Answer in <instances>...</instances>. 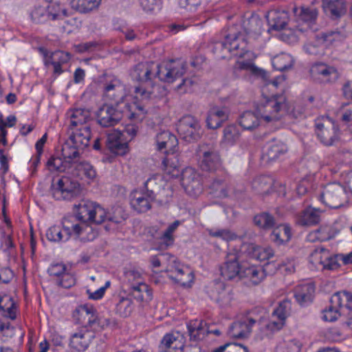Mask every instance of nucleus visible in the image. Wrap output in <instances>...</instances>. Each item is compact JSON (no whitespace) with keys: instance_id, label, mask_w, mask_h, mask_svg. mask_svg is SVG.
Listing matches in <instances>:
<instances>
[{"instance_id":"obj_18","label":"nucleus","mask_w":352,"mask_h":352,"mask_svg":"<svg viewBox=\"0 0 352 352\" xmlns=\"http://www.w3.org/2000/svg\"><path fill=\"white\" fill-rule=\"evenodd\" d=\"M72 317L76 324L91 329L96 324V310L91 305L78 306L73 312Z\"/></svg>"},{"instance_id":"obj_37","label":"nucleus","mask_w":352,"mask_h":352,"mask_svg":"<svg viewBox=\"0 0 352 352\" xmlns=\"http://www.w3.org/2000/svg\"><path fill=\"white\" fill-rule=\"evenodd\" d=\"M293 12L297 21L305 23L308 27L316 21L318 16V10L314 8L294 7Z\"/></svg>"},{"instance_id":"obj_57","label":"nucleus","mask_w":352,"mask_h":352,"mask_svg":"<svg viewBox=\"0 0 352 352\" xmlns=\"http://www.w3.org/2000/svg\"><path fill=\"white\" fill-rule=\"evenodd\" d=\"M212 352H249L248 347L236 343L228 342L217 349Z\"/></svg>"},{"instance_id":"obj_10","label":"nucleus","mask_w":352,"mask_h":352,"mask_svg":"<svg viewBox=\"0 0 352 352\" xmlns=\"http://www.w3.org/2000/svg\"><path fill=\"white\" fill-rule=\"evenodd\" d=\"M177 131L180 138L188 143L198 141L202 133L199 120L190 115H186L179 120Z\"/></svg>"},{"instance_id":"obj_7","label":"nucleus","mask_w":352,"mask_h":352,"mask_svg":"<svg viewBox=\"0 0 352 352\" xmlns=\"http://www.w3.org/2000/svg\"><path fill=\"white\" fill-rule=\"evenodd\" d=\"M100 87L103 98L116 104H120L126 96L124 84L113 74H104L100 79Z\"/></svg>"},{"instance_id":"obj_13","label":"nucleus","mask_w":352,"mask_h":352,"mask_svg":"<svg viewBox=\"0 0 352 352\" xmlns=\"http://www.w3.org/2000/svg\"><path fill=\"white\" fill-rule=\"evenodd\" d=\"M343 38L340 32L329 31L321 32L316 35V43L308 42L303 48L305 52L312 56H320L324 54L323 45H329L336 41H340Z\"/></svg>"},{"instance_id":"obj_2","label":"nucleus","mask_w":352,"mask_h":352,"mask_svg":"<svg viewBox=\"0 0 352 352\" xmlns=\"http://www.w3.org/2000/svg\"><path fill=\"white\" fill-rule=\"evenodd\" d=\"M68 139L62 146L61 152L66 162L79 157L80 153L90 143L91 132L89 126L68 129Z\"/></svg>"},{"instance_id":"obj_53","label":"nucleus","mask_w":352,"mask_h":352,"mask_svg":"<svg viewBox=\"0 0 352 352\" xmlns=\"http://www.w3.org/2000/svg\"><path fill=\"white\" fill-rule=\"evenodd\" d=\"M302 344L296 340L292 339L284 341L280 343L276 349V352H300Z\"/></svg>"},{"instance_id":"obj_6","label":"nucleus","mask_w":352,"mask_h":352,"mask_svg":"<svg viewBox=\"0 0 352 352\" xmlns=\"http://www.w3.org/2000/svg\"><path fill=\"white\" fill-rule=\"evenodd\" d=\"M320 200L330 208H339L348 202L346 188L340 183L328 184L323 187Z\"/></svg>"},{"instance_id":"obj_61","label":"nucleus","mask_w":352,"mask_h":352,"mask_svg":"<svg viewBox=\"0 0 352 352\" xmlns=\"http://www.w3.org/2000/svg\"><path fill=\"white\" fill-rule=\"evenodd\" d=\"M48 240L51 241H66L65 239V233L58 226H54L50 228L45 234Z\"/></svg>"},{"instance_id":"obj_54","label":"nucleus","mask_w":352,"mask_h":352,"mask_svg":"<svg viewBox=\"0 0 352 352\" xmlns=\"http://www.w3.org/2000/svg\"><path fill=\"white\" fill-rule=\"evenodd\" d=\"M142 9L146 13L155 14L162 8V0H139Z\"/></svg>"},{"instance_id":"obj_40","label":"nucleus","mask_w":352,"mask_h":352,"mask_svg":"<svg viewBox=\"0 0 352 352\" xmlns=\"http://www.w3.org/2000/svg\"><path fill=\"white\" fill-rule=\"evenodd\" d=\"M272 186V180L266 176H259L252 182V190L258 195H265L270 193Z\"/></svg>"},{"instance_id":"obj_17","label":"nucleus","mask_w":352,"mask_h":352,"mask_svg":"<svg viewBox=\"0 0 352 352\" xmlns=\"http://www.w3.org/2000/svg\"><path fill=\"white\" fill-rule=\"evenodd\" d=\"M310 74L312 78L320 83H332L336 82L339 74L337 69L323 63H316L310 69Z\"/></svg>"},{"instance_id":"obj_56","label":"nucleus","mask_w":352,"mask_h":352,"mask_svg":"<svg viewBox=\"0 0 352 352\" xmlns=\"http://www.w3.org/2000/svg\"><path fill=\"white\" fill-rule=\"evenodd\" d=\"M50 4L47 7V17L50 20H56L60 16V13H65V10H62L60 5L56 1L45 0Z\"/></svg>"},{"instance_id":"obj_16","label":"nucleus","mask_w":352,"mask_h":352,"mask_svg":"<svg viewBox=\"0 0 352 352\" xmlns=\"http://www.w3.org/2000/svg\"><path fill=\"white\" fill-rule=\"evenodd\" d=\"M316 127L317 136L324 145L331 146L338 140V128L331 120L329 118L318 120Z\"/></svg>"},{"instance_id":"obj_47","label":"nucleus","mask_w":352,"mask_h":352,"mask_svg":"<svg viewBox=\"0 0 352 352\" xmlns=\"http://www.w3.org/2000/svg\"><path fill=\"white\" fill-rule=\"evenodd\" d=\"M74 228L76 230V234L85 241H93L98 236V231L88 225V223L77 224Z\"/></svg>"},{"instance_id":"obj_42","label":"nucleus","mask_w":352,"mask_h":352,"mask_svg":"<svg viewBox=\"0 0 352 352\" xmlns=\"http://www.w3.org/2000/svg\"><path fill=\"white\" fill-rule=\"evenodd\" d=\"M253 221L255 226L265 230H271L276 225L274 217L268 212H263L256 214Z\"/></svg>"},{"instance_id":"obj_28","label":"nucleus","mask_w":352,"mask_h":352,"mask_svg":"<svg viewBox=\"0 0 352 352\" xmlns=\"http://www.w3.org/2000/svg\"><path fill=\"white\" fill-rule=\"evenodd\" d=\"M93 338V333L88 330L81 329L71 336L69 345L78 351H84L89 346Z\"/></svg>"},{"instance_id":"obj_33","label":"nucleus","mask_w":352,"mask_h":352,"mask_svg":"<svg viewBox=\"0 0 352 352\" xmlns=\"http://www.w3.org/2000/svg\"><path fill=\"white\" fill-rule=\"evenodd\" d=\"M119 132L108 134L104 141L109 151L116 155H123L127 152L128 146L125 142H122Z\"/></svg>"},{"instance_id":"obj_30","label":"nucleus","mask_w":352,"mask_h":352,"mask_svg":"<svg viewBox=\"0 0 352 352\" xmlns=\"http://www.w3.org/2000/svg\"><path fill=\"white\" fill-rule=\"evenodd\" d=\"M315 287L313 284L298 285L294 289V297L299 305L306 306L312 302Z\"/></svg>"},{"instance_id":"obj_4","label":"nucleus","mask_w":352,"mask_h":352,"mask_svg":"<svg viewBox=\"0 0 352 352\" xmlns=\"http://www.w3.org/2000/svg\"><path fill=\"white\" fill-rule=\"evenodd\" d=\"M80 192V186L77 179L67 175L54 177L49 193L56 200H70Z\"/></svg>"},{"instance_id":"obj_46","label":"nucleus","mask_w":352,"mask_h":352,"mask_svg":"<svg viewBox=\"0 0 352 352\" xmlns=\"http://www.w3.org/2000/svg\"><path fill=\"white\" fill-rule=\"evenodd\" d=\"M133 309V301L129 297L118 296L116 303V311L121 317L126 318L131 315Z\"/></svg>"},{"instance_id":"obj_32","label":"nucleus","mask_w":352,"mask_h":352,"mask_svg":"<svg viewBox=\"0 0 352 352\" xmlns=\"http://www.w3.org/2000/svg\"><path fill=\"white\" fill-rule=\"evenodd\" d=\"M242 269L240 279L245 278L247 283L250 282L254 285L259 284L265 278L264 271L261 267L247 265L245 263Z\"/></svg>"},{"instance_id":"obj_5","label":"nucleus","mask_w":352,"mask_h":352,"mask_svg":"<svg viewBox=\"0 0 352 352\" xmlns=\"http://www.w3.org/2000/svg\"><path fill=\"white\" fill-rule=\"evenodd\" d=\"M76 219L84 223L100 224L105 221L106 211L99 204L89 200H82L74 206Z\"/></svg>"},{"instance_id":"obj_58","label":"nucleus","mask_w":352,"mask_h":352,"mask_svg":"<svg viewBox=\"0 0 352 352\" xmlns=\"http://www.w3.org/2000/svg\"><path fill=\"white\" fill-rule=\"evenodd\" d=\"M63 159L60 157H52L47 162V166L50 170H56L58 171H64L67 164L69 167L72 166V163L66 162L64 157L62 155Z\"/></svg>"},{"instance_id":"obj_8","label":"nucleus","mask_w":352,"mask_h":352,"mask_svg":"<svg viewBox=\"0 0 352 352\" xmlns=\"http://www.w3.org/2000/svg\"><path fill=\"white\" fill-rule=\"evenodd\" d=\"M225 33V39L228 44L230 54L233 56L254 58L253 53L249 50L246 35L238 30L236 25L229 27Z\"/></svg>"},{"instance_id":"obj_41","label":"nucleus","mask_w":352,"mask_h":352,"mask_svg":"<svg viewBox=\"0 0 352 352\" xmlns=\"http://www.w3.org/2000/svg\"><path fill=\"white\" fill-rule=\"evenodd\" d=\"M131 295L138 301H150L152 299V292L148 286L138 282L137 285H131Z\"/></svg>"},{"instance_id":"obj_26","label":"nucleus","mask_w":352,"mask_h":352,"mask_svg":"<svg viewBox=\"0 0 352 352\" xmlns=\"http://www.w3.org/2000/svg\"><path fill=\"white\" fill-rule=\"evenodd\" d=\"M72 166L69 168L72 169V173L80 179H87L93 180L96 177V171L94 166L87 162H78V157L72 160Z\"/></svg>"},{"instance_id":"obj_9","label":"nucleus","mask_w":352,"mask_h":352,"mask_svg":"<svg viewBox=\"0 0 352 352\" xmlns=\"http://www.w3.org/2000/svg\"><path fill=\"white\" fill-rule=\"evenodd\" d=\"M197 153L200 157V167L203 170L216 171L221 167L220 154L214 144H199Z\"/></svg>"},{"instance_id":"obj_20","label":"nucleus","mask_w":352,"mask_h":352,"mask_svg":"<svg viewBox=\"0 0 352 352\" xmlns=\"http://www.w3.org/2000/svg\"><path fill=\"white\" fill-rule=\"evenodd\" d=\"M156 200L144 190H134L130 195V204L138 213L146 212L152 208V204Z\"/></svg>"},{"instance_id":"obj_3","label":"nucleus","mask_w":352,"mask_h":352,"mask_svg":"<svg viewBox=\"0 0 352 352\" xmlns=\"http://www.w3.org/2000/svg\"><path fill=\"white\" fill-rule=\"evenodd\" d=\"M256 111L260 117L267 122L279 120L286 113L292 114L294 118H298L302 113L300 111L296 112L295 109L289 112L284 95H274L265 98L257 105Z\"/></svg>"},{"instance_id":"obj_39","label":"nucleus","mask_w":352,"mask_h":352,"mask_svg":"<svg viewBox=\"0 0 352 352\" xmlns=\"http://www.w3.org/2000/svg\"><path fill=\"white\" fill-rule=\"evenodd\" d=\"M292 236L289 226L285 224H280L274 228L271 234V239L277 245H281L290 240Z\"/></svg>"},{"instance_id":"obj_64","label":"nucleus","mask_w":352,"mask_h":352,"mask_svg":"<svg viewBox=\"0 0 352 352\" xmlns=\"http://www.w3.org/2000/svg\"><path fill=\"white\" fill-rule=\"evenodd\" d=\"M56 283L60 287L68 289L75 285L76 279L72 274L65 272L59 278L56 280Z\"/></svg>"},{"instance_id":"obj_35","label":"nucleus","mask_w":352,"mask_h":352,"mask_svg":"<svg viewBox=\"0 0 352 352\" xmlns=\"http://www.w3.org/2000/svg\"><path fill=\"white\" fill-rule=\"evenodd\" d=\"M206 292L210 298L217 302H224L228 300V292L225 289L224 283L221 281L212 283L207 287Z\"/></svg>"},{"instance_id":"obj_49","label":"nucleus","mask_w":352,"mask_h":352,"mask_svg":"<svg viewBox=\"0 0 352 352\" xmlns=\"http://www.w3.org/2000/svg\"><path fill=\"white\" fill-rule=\"evenodd\" d=\"M293 58L292 57L285 53H282L276 56L272 59V65L274 68L278 71H285L292 67Z\"/></svg>"},{"instance_id":"obj_43","label":"nucleus","mask_w":352,"mask_h":352,"mask_svg":"<svg viewBox=\"0 0 352 352\" xmlns=\"http://www.w3.org/2000/svg\"><path fill=\"white\" fill-rule=\"evenodd\" d=\"M101 0H69V5L74 10L87 13L98 8Z\"/></svg>"},{"instance_id":"obj_50","label":"nucleus","mask_w":352,"mask_h":352,"mask_svg":"<svg viewBox=\"0 0 352 352\" xmlns=\"http://www.w3.org/2000/svg\"><path fill=\"white\" fill-rule=\"evenodd\" d=\"M236 65L239 69H243V70H247L254 76L261 77L263 79H265L267 78L266 72L265 70L256 67L252 61H249V60L238 61L236 63Z\"/></svg>"},{"instance_id":"obj_22","label":"nucleus","mask_w":352,"mask_h":352,"mask_svg":"<svg viewBox=\"0 0 352 352\" xmlns=\"http://www.w3.org/2000/svg\"><path fill=\"white\" fill-rule=\"evenodd\" d=\"M255 323L256 320L251 318L235 321L229 327L228 333L233 338H245L250 333L252 327Z\"/></svg>"},{"instance_id":"obj_25","label":"nucleus","mask_w":352,"mask_h":352,"mask_svg":"<svg viewBox=\"0 0 352 352\" xmlns=\"http://www.w3.org/2000/svg\"><path fill=\"white\" fill-rule=\"evenodd\" d=\"M228 175L223 174L221 176H217L212 179L208 186L209 192L217 198H226L230 196L228 186Z\"/></svg>"},{"instance_id":"obj_14","label":"nucleus","mask_w":352,"mask_h":352,"mask_svg":"<svg viewBox=\"0 0 352 352\" xmlns=\"http://www.w3.org/2000/svg\"><path fill=\"white\" fill-rule=\"evenodd\" d=\"M124 112L120 104H104L96 113L98 123L102 127H111L119 123L123 118Z\"/></svg>"},{"instance_id":"obj_62","label":"nucleus","mask_w":352,"mask_h":352,"mask_svg":"<svg viewBox=\"0 0 352 352\" xmlns=\"http://www.w3.org/2000/svg\"><path fill=\"white\" fill-rule=\"evenodd\" d=\"M43 147H44V135L36 142V155L34 157L32 158L30 160L31 168H32V174L36 171V167L40 162L41 156L43 153Z\"/></svg>"},{"instance_id":"obj_23","label":"nucleus","mask_w":352,"mask_h":352,"mask_svg":"<svg viewBox=\"0 0 352 352\" xmlns=\"http://www.w3.org/2000/svg\"><path fill=\"white\" fill-rule=\"evenodd\" d=\"M184 337L179 332L166 333L159 345L160 352H167L173 349L175 352H182L184 347Z\"/></svg>"},{"instance_id":"obj_63","label":"nucleus","mask_w":352,"mask_h":352,"mask_svg":"<svg viewBox=\"0 0 352 352\" xmlns=\"http://www.w3.org/2000/svg\"><path fill=\"white\" fill-rule=\"evenodd\" d=\"M338 254H333L329 251V258L324 261L321 270H335L340 267Z\"/></svg>"},{"instance_id":"obj_52","label":"nucleus","mask_w":352,"mask_h":352,"mask_svg":"<svg viewBox=\"0 0 352 352\" xmlns=\"http://www.w3.org/2000/svg\"><path fill=\"white\" fill-rule=\"evenodd\" d=\"M175 158V157H166L162 161V166L166 174L176 177L179 176L180 170L179 169L178 162Z\"/></svg>"},{"instance_id":"obj_38","label":"nucleus","mask_w":352,"mask_h":352,"mask_svg":"<svg viewBox=\"0 0 352 352\" xmlns=\"http://www.w3.org/2000/svg\"><path fill=\"white\" fill-rule=\"evenodd\" d=\"M16 305L10 296L0 295V313L2 316L14 320L16 318Z\"/></svg>"},{"instance_id":"obj_44","label":"nucleus","mask_w":352,"mask_h":352,"mask_svg":"<svg viewBox=\"0 0 352 352\" xmlns=\"http://www.w3.org/2000/svg\"><path fill=\"white\" fill-rule=\"evenodd\" d=\"M320 219L319 211L309 207L301 212L298 222L302 226H311L319 223Z\"/></svg>"},{"instance_id":"obj_1","label":"nucleus","mask_w":352,"mask_h":352,"mask_svg":"<svg viewBox=\"0 0 352 352\" xmlns=\"http://www.w3.org/2000/svg\"><path fill=\"white\" fill-rule=\"evenodd\" d=\"M157 64L153 62L140 63L134 67L131 76L134 80L142 83L135 89L136 97L140 100H148L156 98L153 80L157 77Z\"/></svg>"},{"instance_id":"obj_48","label":"nucleus","mask_w":352,"mask_h":352,"mask_svg":"<svg viewBox=\"0 0 352 352\" xmlns=\"http://www.w3.org/2000/svg\"><path fill=\"white\" fill-rule=\"evenodd\" d=\"M329 258V250L324 248H316L309 256V262L318 270H321L324 261Z\"/></svg>"},{"instance_id":"obj_29","label":"nucleus","mask_w":352,"mask_h":352,"mask_svg":"<svg viewBox=\"0 0 352 352\" xmlns=\"http://www.w3.org/2000/svg\"><path fill=\"white\" fill-rule=\"evenodd\" d=\"M287 150L286 145L282 142L274 140L266 145L262 155V159L265 162L274 161L278 159L280 155L284 154Z\"/></svg>"},{"instance_id":"obj_45","label":"nucleus","mask_w":352,"mask_h":352,"mask_svg":"<svg viewBox=\"0 0 352 352\" xmlns=\"http://www.w3.org/2000/svg\"><path fill=\"white\" fill-rule=\"evenodd\" d=\"M259 115L250 111H245L239 118V124L245 130H252L259 124Z\"/></svg>"},{"instance_id":"obj_60","label":"nucleus","mask_w":352,"mask_h":352,"mask_svg":"<svg viewBox=\"0 0 352 352\" xmlns=\"http://www.w3.org/2000/svg\"><path fill=\"white\" fill-rule=\"evenodd\" d=\"M240 133L237 127L234 125H229L223 130V138L225 142L233 144L239 138Z\"/></svg>"},{"instance_id":"obj_12","label":"nucleus","mask_w":352,"mask_h":352,"mask_svg":"<svg viewBox=\"0 0 352 352\" xmlns=\"http://www.w3.org/2000/svg\"><path fill=\"white\" fill-rule=\"evenodd\" d=\"M186 72V65L180 60H170L157 64V78L164 82L172 83Z\"/></svg>"},{"instance_id":"obj_21","label":"nucleus","mask_w":352,"mask_h":352,"mask_svg":"<svg viewBox=\"0 0 352 352\" xmlns=\"http://www.w3.org/2000/svg\"><path fill=\"white\" fill-rule=\"evenodd\" d=\"M230 111L228 107L213 106L208 111L206 118L207 126L216 129L221 126L229 117Z\"/></svg>"},{"instance_id":"obj_51","label":"nucleus","mask_w":352,"mask_h":352,"mask_svg":"<svg viewBox=\"0 0 352 352\" xmlns=\"http://www.w3.org/2000/svg\"><path fill=\"white\" fill-rule=\"evenodd\" d=\"M211 50L217 58L223 59L227 58L230 53L228 44L226 39L221 41H214L211 44Z\"/></svg>"},{"instance_id":"obj_19","label":"nucleus","mask_w":352,"mask_h":352,"mask_svg":"<svg viewBox=\"0 0 352 352\" xmlns=\"http://www.w3.org/2000/svg\"><path fill=\"white\" fill-rule=\"evenodd\" d=\"M182 184L185 190L192 195H198L202 192L200 176L194 168H187L182 172Z\"/></svg>"},{"instance_id":"obj_34","label":"nucleus","mask_w":352,"mask_h":352,"mask_svg":"<svg viewBox=\"0 0 352 352\" xmlns=\"http://www.w3.org/2000/svg\"><path fill=\"white\" fill-rule=\"evenodd\" d=\"M322 8L333 19L340 17L346 11L343 0H322Z\"/></svg>"},{"instance_id":"obj_15","label":"nucleus","mask_w":352,"mask_h":352,"mask_svg":"<svg viewBox=\"0 0 352 352\" xmlns=\"http://www.w3.org/2000/svg\"><path fill=\"white\" fill-rule=\"evenodd\" d=\"M166 183L162 175L156 174L149 177L144 182V188L142 189L145 192L152 196L156 201L162 204L167 201L169 188H165Z\"/></svg>"},{"instance_id":"obj_55","label":"nucleus","mask_w":352,"mask_h":352,"mask_svg":"<svg viewBox=\"0 0 352 352\" xmlns=\"http://www.w3.org/2000/svg\"><path fill=\"white\" fill-rule=\"evenodd\" d=\"M291 305V301L288 299L280 301L278 306L274 310L273 315L276 316L278 319L285 320L287 317L289 315L292 308Z\"/></svg>"},{"instance_id":"obj_59","label":"nucleus","mask_w":352,"mask_h":352,"mask_svg":"<svg viewBox=\"0 0 352 352\" xmlns=\"http://www.w3.org/2000/svg\"><path fill=\"white\" fill-rule=\"evenodd\" d=\"M126 218V214L120 207H116L113 209V213H107L105 220L114 223L115 224L121 223Z\"/></svg>"},{"instance_id":"obj_11","label":"nucleus","mask_w":352,"mask_h":352,"mask_svg":"<svg viewBox=\"0 0 352 352\" xmlns=\"http://www.w3.org/2000/svg\"><path fill=\"white\" fill-rule=\"evenodd\" d=\"M242 253L236 250H230L225 258L223 264L220 267L221 275L228 280L241 277V272L244 264L241 262Z\"/></svg>"},{"instance_id":"obj_36","label":"nucleus","mask_w":352,"mask_h":352,"mask_svg":"<svg viewBox=\"0 0 352 352\" xmlns=\"http://www.w3.org/2000/svg\"><path fill=\"white\" fill-rule=\"evenodd\" d=\"M52 60L51 62L45 60V67H47V69H52L54 75L58 76L63 72L61 64L67 63L69 60L70 56L68 53L58 51L52 54Z\"/></svg>"},{"instance_id":"obj_27","label":"nucleus","mask_w":352,"mask_h":352,"mask_svg":"<svg viewBox=\"0 0 352 352\" xmlns=\"http://www.w3.org/2000/svg\"><path fill=\"white\" fill-rule=\"evenodd\" d=\"M267 21L274 30H280L285 28L289 20L288 12L285 10H273L267 12Z\"/></svg>"},{"instance_id":"obj_24","label":"nucleus","mask_w":352,"mask_h":352,"mask_svg":"<svg viewBox=\"0 0 352 352\" xmlns=\"http://www.w3.org/2000/svg\"><path fill=\"white\" fill-rule=\"evenodd\" d=\"M91 118V113L85 108H75L67 112V118L69 122L68 129L89 126L88 120Z\"/></svg>"},{"instance_id":"obj_31","label":"nucleus","mask_w":352,"mask_h":352,"mask_svg":"<svg viewBox=\"0 0 352 352\" xmlns=\"http://www.w3.org/2000/svg\"><path fill=\"white\" fill-rule=\"evenodd\" d=\"M190 340L198 341L204 338L210 330L207 323L203 320H191L187 324Z\"/></svg>"}]
</instances>
